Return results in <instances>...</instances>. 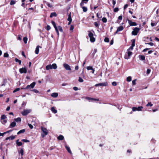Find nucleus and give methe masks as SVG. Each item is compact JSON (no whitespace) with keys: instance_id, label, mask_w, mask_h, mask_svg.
<instances>
[{"instance_id":"f257e3e1","label":"nucleus","mask_w":159,"mask_h":159,"mask_svg":"<svg viewBox=\"0 0 159 159\" xmlns=\"http://www.w3.org/2000/svg\"><path fill=\"white\" fill-rule=\"evenodd\" d=\"M41 129L42 130L41 136L43 138L48 134V131L46 128L42 126L41 127Z\"/></svg>"},{"instance_id":"f03ea898","label":"nucleus","mask_w":159,"mask_h":159,"mask_svg":"<svg viewBox=\"0 0 159 159\" xmlns=\"http://www.w3.org/2000/svg\"><path fill=\"white\" fill-rule=\"evenodd\" d=\"M57 68V66L56 64L53 63L52 65H48L46 67V69L47 70H49L50 69H56Z\"/></svg>"},{"instance_id":"7ed1b4c3","label":"nucleus","mask_w":159,"mask_h":159,"mask_svg":"<svg viewBox=\"0 0 159 159\" xmlns=\"http://www.w3.org/2000/svg\"><path fill=\"white\" fill-rule=\"evenodd\" d=\"M133 50L130 49L129 48L127 50L126 52V54L125 56V58L126 59H128L130 58V57L131 56L132 54V51Z\"/></svg>"},{"instance_id":"20e7f679","label":"nucleus","mask_w":159,"mask_h":159,"mask_svg":"<svg viewBox=\"0 0 159 159\" xmlns=\"http://www.w3.org/2000/svg\"><path fill=\"white\" fill-rule=\"evenodd\" d=\"M35 84V82H33L30 84L28 85L25 88V89H29L31 90V89H33L34 87Z\"/></svg>"},{"instance_id":"39448f33","label":"nucleus","mask_w":159,"mask_h":159,"mask_svg":"<svg viewBox=\"0 0 159 159\" xmlns=\"http://www.w3.org/2000/svg\"><path fill=\"white\" fill-rule=\"evenodd\" d=\"M89 36L90 38V40L91 42H95V39L93 37V34L92 33L89 31Z\"/></svg>"},{"instance_id":"423d86ee","label":"nucleus","mask_w":159,"mask_h":159,"mask_svg":"<svg viewBox=\"0 0 159 159\" xmlns=\"http://www.w3.org/2000/svg\"><path fill=\"white\" fill-rule=\"evenodd\" d=\"M140 30V29L137 27H135L134 28L132 32V35H136L139 32Z\"/></svg>"},{"instance_id":"0eeeda50","label":"nucleus","mask_w":159,"mask_h":159,"mask_svg":"<svg viewBox=\"0 0 159 159\" xmlns=\"http://www.w3.org/2000/svg\"><path fill=\"white\" fill-rule=\"evenodd\" d=\"M31 111L30 109H26L24 110L23 112H21L22 115L25 116L27 115L29 113H30Z\"/></svg>"},{"instance_id":"6e6552de","label":"nucleus","mask_w":159,"mask_h":159,"mask_svg":"<svg viewBox=\"0 0 159 159\" xmlns=\"http://www.w3.org/2000/svg\"><path fill=\"white\" fill-rule=\"evenodd\" d=\"M143 108V107L142 106L139 107H133L132 108V110L134 111H141Z\"/></svg>"},{"instance_id":"1a4fd4ad","label":"nucleus","mask_w":159,"mask_h":159,"mask_svg":"<svg viewBox=\"0 0 159 159\" xmlns=\"http://www.w3.org/2000/svg\"><path fill=\"white\" fill-rule=\"evenodd\" d=\"M19 71L21 74L23 73L25 74L27 73V70L26 68L23 67L21 68L20 69Z\"/></svg>"},{"instance_id":"9d476101","label":"nucleus","mask_w":159,"mask_h":159,"mask_svg":"<svg viewBox=\"0 0 159 159\" xmlns=\"http://www.w3.org/2000/svg\"><path fill=\"white\" fill-rule=\"evenodd\" d=\"M63 66L66 70H71V69L70 66H69L68 64L66 63H64L63 64Z\"/></svg>"},{"instance_id":"9b49d317","label":"nucleus","mask_w":159,"mask_h":159,"mask_svg":"<svg viewBox=\"0 0 159 159\" xmlns=\"http://www.w3.org/2000/svg\"><path fill=\"white\" fill-rule=\"evenodd\" d=\"M107 85V82H105L104 83H101L99 84H97L95 85V86L97 87L98 86H106Z\"/></svg>"},{"instance_id":"f8f14e48","label":"nucleus","mask_w":159,"mask_h":159,"mask_svg":"<svg viewBox=\"0 0 159 159\" xmlns=\"http://www.w3.org/2000/svg\"><path fill=\"white\" fill-rule=\"evenodd\" d=\"M127 20L128 21V23L129 25L131 26H136L137 25L136 23L135 22H133L131 20L127 19Z\"/></svg>"},{"instance_id":"ddd939ff","label":"nucleus","mask_w":159,"mask_h":159,"mask_svg":"<svg viewBox=\"0 0 159 159\" xmlns=\"http://www.w3.org/2000/svg\"><path fill=\"white\" fill-rule=\"evenodd\" d=\"M85 99L88 100H94V101H99V99H96L94 98H90L89 97H86Z\"/></svg>"},{"instance_id":"4468645a","label":"nucleus","mask_w":159,"mask_h":159,"mask_svg":"<svg viewBox=\"0 0 159 159\" xmlns=\"http://www.w3.org/2000/svg\"><path fill=\"white\" fill-rule=\"evenodd\" d=\"M135 40L133 39L132 41L131 46L129 47L130 49L133 50V47L135 46Z\"/></svg>"},{"instance_id":"2eb2a0df","label":"nucleus","mask_w":159,"mask_h":159,"mask_svg":"<svg viewBox=\"0 0 159 159\" xmlns=\"http://www.w3.org/2000/svg\"><path fill=\"white\" fill-rule=\"evenodd\" d=\"M58 94L57 93H53L51 94V96L53 98H57L58 97Z\"/></svg>"},{"instance_id":"dca6fc26","label":"nucleus","mask_w":159,"mask_h":159,"mask_svg":"<svg viewBox=\"0 0 159 159\" xmlns=\"http://www.w3.org/2000/svg\"><path fill=\"white\" fill-rule=\"evenodd\" d=\"M123 27L122 26H120L117 28V32H118L122 30H123Z\"/></svg>"},{"instance_id":"f3484780","label":"nucleus","mask_w":159,"mask_h":159,"mask_svg":"<svg viewBox=\"0 0 159 159\" xmlns=\"http://www.w3.org/2000/svg\"><path fill=\"white\" fill-rule=\"evenodd\" d=\"M43 3H46L47 5L49 7H52V5L51 4H50L48 2H47V1L45 0H44L43 1Z\"/></svg>"},{"instance_id":"a211bd4d","label":"nucleus","mask_w":159,"mask_h":159,"mask_svg":"<svg viewBox=\"0 0 159 159\" xmlns=\"http://www.w3.org/2000/svg\"><path fill=\"white\" fill-rule=\"evenodd\" d=\"M40 47V46H38L36 47L35 50V53L36 54H37L39 53V48Z\"/></svg>"},{"instance_id":"6ab92c4d","label":"nucleus","mask_w":159,"mask_h":159,"mask_svg":"<svg viewBox=\"0 0 159 159\" xmlns=\"http://www.w3.org/2000/svg\"><path fill=\"white\" fill-rule=\"evenodd\" d=\"M67 20L68 21H69L68 24V25H70V24L71 22L72 21V19H71V16H70V14L69 15Z\"/></svg>"},{"instance_id":"aec40b11","label":"nucleus","mask_w":159,"mask_h":159,"mask_svg":"<svg viewBox=\"0 0 159 159\" xmlns=\"http://www.w3.org/2000/svg\"><path fill=\"white\" fill-rule=\"evenodd\" d=\"M16 123L15 122H12L10 125V127L12 128L15 127L16 125Z\"/></svg>"},{"instance_id":"412c9836","label":"nucleus","mask_w":159,"mask_h":159,"mask_svg":"<svg viewBox=\"0 0 159 159\" xmlns=\"http://www.w3.org/2000/svg\"><path fill=\"white\" fill-rule=\"evenodd\" d=\"M68 152L70 154H71V152L70 150V148L68 146H65Z\"/></svg>"},{"instance_id":"4be33fe9","label":"nucleus","mask_w":159,"mask_h":159,"mask_svg":"<svg viewBox=\"0 0 159 159\" xmlns=\"http://www.w3.org/2000/svg\"><path fill=\"white\" fill-rule=\"evenodd\" d=\"M51 110L52 112L54 113H56L57 112V111L55 109L54 107H52Z\"/></svg>"},{"instance_id":"5701e85b","label":"nucleus","mask_w":159,"mask_h":159,"mask_svg":"<svg viewBox=\"0 0 159 159\" xmlns=\"http://www.w3.org/2000/svg\"><path fill=\"white\" fill-rule=\"evenodd\" d=\"M16 144L18 146H21L22 145V143L20 142L19 141V140H17L16 141Z\"/></svg>"},{"instance_id":"b1692460","label":"nucleus","mask_w":159,"mask_h":159,"mask_svg":"<svg viewBox=\"0 0 159 159\" xmlns=\"http://www.w3.org/2000/svg\"><path fill=\"white\" fill-rule=\"evenodd\" d=\"M64 138V136L62 135H60L57 137V139L59 140H62Z\"/></svg>"},{"instance_id":"393cba45","label":"nucleus","mask_w":159,"mask_h":159,"mask_svg":"<svg viewBox=\"0 0 159 159\" xmlns=\"http://www.w3.org/2000/svg\"><path fill=\"white\" fill-rule=\"evenodd\" d=\"M56 16L57 14L55 12H52L50 16L51 18L53 16Z\"/></svg>"},{"instance_id":"a878e982","label":"nucleus","mask_w":159,"mask_h":159,"mask_svg":"<svg viewBox=\"0 0 159 159\" xmlns=\"http://www.w3.org/2000/svg\"><path fill=\"white\" fill-rule=\"evenodd\" d=\"M25 132V129H22L20 130V131H19V132H18L17 133V134H19L21 133H24Z\"/></svg>"},{"instance_id":"bb28decb","label":"nucleus","mask_w":159,"mask_h":159,"mask_svg":"<svg viewBox=\"0 0 159 159\" xmlns=\"http://www.w3.org/2000/svg\"><path fill=\"white\" fill-rule=\"evenodd\" d=\"M10 131H11V130H9L7 132H5L3 133H2L0 132V136H3L4 134H5L7 133H8L9 132H10Z\"/></svg>"},{"instance_id":"cd10ccee","label":"nucleus","mask_w":159,"mask_h":159,"mask_svg":"<svg viewBox=\"0 0 159 159\" xmlns=\"http://www.w3.org/2000/svg\"><path fill=\"white\" fill-rule=\"evenodd\" d=\"M140 59L142 60H145V57L143 55H141L139 56Z\"/></svg>"},{"instance_id":"c85d7f7f","label":"nucleus","mask_w":159,"mask_h":159,"mask_svg":"<svg viewBox=\"0 0 159 159\" xmlns=\"http://www.w3.org/2000/svg\"><path fill=\"white\" fill-rule=\"evenodd\" d=\"M14 120L17 122H20L21 121V119L20 117H18L17 118H15L14 119Z\"/></svg>"},{"instance_id":"c756f323","label":"nucleus","mask_w":159,"mask_h":159,"mask_svg":"<svg viewBox=\"0 0 159 159\" xmlns=\"http://www.w3.org/2000/svg\"><path fill=\"white\" fill-rule=\"evenodd\" d=\"M15 61L16 62H18L20 65L21 64V60L18 59L17 58H15Z\"/></svg>"},{"instance_id":"7c9ffc66","label":"nucleus","mask_w":159,"mask_h":159,"mask_svg":"<svg viewBox=\"0 0 159 159\" xmlns=\"http://www.w3.org/2000/svg\"><path fill=\"white\" fill-rule=\"evenodd\" d=\"M82 9H83V11L84 12H86L88 10V9H87V7H82Z\"/></svg>"},{"instance_id":"2f4dec72","label":"nucleus","mask_w":159,"mask_h":159,"mask_svg":"<svg viewBox=\"0 0 159 159\" xmlns=\"http://www.w3.org/2000/svg\"><path fill=\"white\" fill-rule=\"evenodd\" d=\"M27 40H28V39L26 37H25L24 38L23 41L26 44L27 43Z\"/></svg>"},{"instance_id":"473e14b6","label":"nucleus","mask_w":159,"mask_h":159,"mask_svg":"<svg viewBox=\"0 0 159 159\" xmlns=\"http://www.w3.org/2000/svg\"><path fill=\"white\" fill-rule=\"evenodd\" d=\"M131 80V76H129L127 78V81L128 82H130Z\"/></svg>"},{"instance_id":"72a5a7b5","label":"nucleus","mask_w":159,"mask_h":159,"mask_svg":"<svg viewBox=\"0 0 159 159\" xmlns=\"http://www.w3.org/2000/svg\"><path fill=\"white\" fill-rule=\"evenodd\" d=\"M32 91H33L34 93H39V92L38 90L36 89H34L33 90H31Z\"/></svg>"},{"instance_id":"f704fd0d","label":"nucleus","mask_w":159,"mask_h":159,"mask_svg":"<svg viewBox=\"0 0 159 159\" xmlns=\"http://www.w3.org/2000/svg\"><path fill=\"white\" fill-rule=\"evenodd\" d=\"M20 153L22 156L24 154V151L22 149H20V152H19Z\"/></svg>"},{"instance_id":"c9c22d12","label":"nucleus","mask_w":159,"mask_h":159,"mask_svg":"<svg viewBox=\"0 0 159 159\" xmlns=\"http://www.w3.org/2000/svg\"><path fill=\"white\" fill-rule=\"evenodd\" d=\"M6 118V117L4 115H2L1 117V120H4Z\"/></svg>"},{"instance_id":"e433bc0d","label":"nucleus","mask_w":159,"mask_h":159,"mask_svg":"<svg viewBox=\"0 0 159 159\" xmlns=\"http://www.w3.org/2000/svg\"><path fill=\"white\" fill-rule=\"evenodd\" d=\"M93 67L91 66H88L87 67V69L88 70H93Z\"/></svg>"},{"instance_id":"4c0bfd02","label":"nucleus","mask_w":159,"mask_h":159,"mask_svg":"<svg viewBox=\"0 0 159 159\" xmlns=\"http://www.w3.org/2000/svg\"><path fill=\"white\" fill-rule=\"evenodd\" d=\"M16 3V1H14L13 0H12L11 2H10V5H13L14 4Z\"/></svg>"},{"instance_id":"58836bf2","label":"nucleus","mask_w":159,"mask_h":159,"mask_svg":"<svg viewBox=\"0 0 159 159\" xmlns=\"http://www.w3.org/2000/svg\"><path fill=\"white\" fill-rule=\"evenodd\" d=\"M102 20L103 22H106L107 21V19L106 18L103 17L102 19Z\"/></svg>"},{"instance_id":"ea45409f","label":"nucleus","mask_w":159,"mask_h":159,"mask_svg":"<svg viewBox=\"0 0 159 159\" xmlns=\"http://www.w3.org/2000/svg\"><path fill=\"white\" fill-rule=\"evenodd\" d=\"M58 29H59V31L60 32H62L63 30H62V27L61 26H58Z\"/></svg>"},{"instance_id":"a19ab883","label":"nucleus","mask_w":159,"mask_h":159,"mask_svg":"<svg viewBox=\"0 0 159 159\" xmlns=\"http://www.w3.org/2000/svg\"><path fill=\"white\" fill-rule=\"evenodd\" d=\"M153 105V104L151 103V102H149L146 105L147 107L150 106L151 107Z\"/></svg>"},{"instance_id":"79ce46f5","label":"nucleus","mask_w":159,"mask_h":159,"mask_svg":"<svg viewBox=\"0 0 159 159\" xmlns=\"http://www.w3.org/2000/svg\"><path fill=\"white\" fill-rule=\"evenodd\" d=\"M151 25L152 27H153L157 25V23L152 22L151 23Z\"/></svg>"},{"instance_id":"37998d69","label":"nucleus","mask_w":159,"mask_h":159,"mask_svg":"<svg viewBox=\"0 0 159 159\" xmlns=\"http://www.w3.org/2000/svg\"><path fill=\"white\" fill-rule=\"evenodd\" d=\"M51 23L53 25L54 27H55L57 26L55 23L54 21H52Z\"/></svg>"},{"instance_id":"c03bdc74","label":"nucleus","mask_w":159,"mask_h":159,"mask_svg":"<svg viewBox=\"0 0 159 159\" xmlns=\"http://www.w3.org/2000/svg\"><path fill=\"white\" fill-rule=\"evenodd\" d=\"M79 81L80 82H83L84 80L82 78H81L80 77H79Z\"/></svg>"},{"instance_id":"a18cd8bd","label":"nucleus","mask_w":159,"mask_h":159,"mask_svg":"<svg viewBox=\"0 0 159 159\" xmlns=\"http://www.w3.org/2000/svg\"><path fill=\"white\" fill-rule=\"evenodd\" d=\"M21 141L25 142H30L29 140L25 139H22Z\"/></svg>"},{"instance_id":"49530a36","label":"nucleus","mask_w":159,"mask_h":159,"mask_svg":"<svg viewBox=\"0 0 159 159\" xmlns=\"http://www.w3.org/2000/svg\"><path fill=\"white\" fill-rule=\"evenodd\" d=\"M104 41L106 42H108L109 41V40L108 38H106L104 39Z\"/></svg>"},{"instance_id":"de8ad7c7","label":"nucleus","mask_w":159,"mask_h":159,"mask_svg":"<svg viewBox=\"0 0 159 159\" xmlns=\"http://www.w3.org/2000/svg\"><path fill=\"white\" fill-rule=\"evenodd\" d=\"M9 55L7 53H5L4 54V57H8Z\"/></svg>"},{"instance_id":"09e8293b","label":"nucleus","mask_w":159,"mask_h":159,"mask_svg":"<svg viewBox=\"0 0 159 159\" xmlns=\"http://www.w3.org/2000/svg\"><path fill=\"white\" fill-rule=\"evenodd\" d=\"M1 122L3 124H5L7 122V121L6 120L4 119L3 120H2Z\"/></svg>"},{"instance_id":"8fccbe9b","label":"nucleus","mask_w":159,"mask_h":159,"mask_svg":"<svg viewBox=\"0 0 159 159\" xmlns=\"http://www.w3.org/2000/svg\"><path fill=\"white\" fill-rule=\"evenodd\" d=\"M20 90V89L19 88H17L15 90L13 91V92L15 93L16 92H17L18 91H19Z\"/></svg>"},{"instance_id":"3c124183","label":"nucleus","mask_w":159,"mask_h":159,"mask_svg":"<svg viewBox=\"0 0 159 159\" xmlns=\"http://www.w3.org/2000/svg\"><path fill=\"white\" fill-rule=\"evenodd\" d=\"M28 125L31 129H32L33 128V126L31 124H28Z\"/></svg>"},{"instance_id":"603ef678","label":"nucleus","mask_w":159,"mask_h":159,"mask_svg":"<svg viewBox=\"0 0 159 159\" xmlns=\"http://www.w3.org/2000/svg\"><path fill=\"white\" fill-rule=\"evenodd\" d=\"M84 2L82 1L80 3V6L82 7L84 6Z\"/></svg>"},{"instance_id":"864d4df0","label":"nucleus","mask_w":159,"mask_h":159,"mask_svg":"<svg viewBox=\"0 0 159 159\" xmlns=\"http://www.w3.org/2000/svg\"><path fill=\"white\" fill-rule=\"evenodd\" d=\"M136 80H134L132 81V83L133 85H135V84H136Z\"/></svg>"},{"instance_id":"5fc2aeb1","label":"nucleus","mask_w":159,"mask_h":159,"mask_svg":"<svg viewBox=\"0 0 159 159\" xmlns=\"http://www.w3.org/2000/svg\"><path fill=\"white\" fill-rule=\"evenodd\" d=\"M94 25L96 27H98L99 25V24L97 22H95Z\"/></svg>"},{"instance_id":"6e6d98bb","label":"nucleus","mask_w":159,"mask_h":159,"mask_svg":"<svg viewBox=\"0 0 159 159\" xmlns=\"http://www.w3.org/2000/svg\"><path fill=\"white\" fill-rule=\"evenodd\" d=\"M112 85L114 86H116L117 85L116 83V82H113L112 83Z\"/></svg>"},{"instance_id":"4d7b16f0","label":"nucleus","mask_w":159,"mask_h":159,"mask_svg":"<svg viewBox=\"0 0 159 159\" xmlns=\"http://www.w3.org/2000/svg\"><path fill=\"white\" fill-rule=\"evenodd\" d=\"M145 44H149L151 46H152L153 45V43H145Z\"/></svg>"},{"instance_id":"13d9d810","label":"nucleus","mask_w":159,"mask_h":159,"mask_svg":"<svg viewBox=\"0 0 159 159\" xmlns=\"http://www.w3.org/2000/svg\"><path fill=\"white\" fill-rule=\"evenodd\" d=\"M51 29V27L49 25H48L47 26V30H49L50 29Z\"/></svg>"},{"instance_id":"bf43d9fd","label":"nucleus","mask_w":159,"mask_h":159,"mask_svg":"<svg viewBox=\"0 0 159 159\" xmlns=\"http://www.w3.org/2000/svg\"><path fill=\"white\" fill-rule=\"evenodd\" d=\"M10 139L11 140H13L15 138V136H11L10 137Z\"/></svg>"},{"instance_id":"052dcab7","label":"nucleus","mask_w":159,"mask_h":159,"mask_svg":"<svg viewBox=\"0 0 159 159\" xmlns=\"http://www.w3.org/2000/svg\"><path fill=\"white\" fill-rule=\"evenodd\" d=\"M119 10V9L118 8H116L114 9V11L115 12H116L118 11Z\"/></svg>"},{"instance_id":"680f3d73","label":"nucleus","mask_w":159,"mask_h":159,"mask_svg":"<svg viewBox=\"0 0 159 159\" xmlns=\"http://www.w3.org/2000/svg\"><path fill=\"white\" fill-rule=\"evenodd\" d=\"M74 28V27L73 26L71 25L70 26V30H73Z\"/></svg>"},{"instance_id":"e2e57ef3","label":"nucleus","mask_w":159,"mask_h":159,"mask_svg":"<svg viewBox=\"0 0 159 159\" xmlns=\"http://www.w3.org/2000/svg\"><path fill=\"white\" fill-rule=\"evenodd\" d=\"M73 89L75 91H77L78 90V88L76 87H73Z\"/></svg>"},{"instance_id":"0e129e2a","label":"nucleus","mask_w":159,"mask_h":159,"mask_svg":"<svg viewBox=\"0 0 159 159\" xmlns=\"http://www.w3.org/2000/svg\"><path fill=\"white\" fill-rule=\"evenodd\" d=\"M150 72V70L149 69H148L147 70V73L149 74Z\"/></svg>"},{"instance_id":"69168bd1","label":"nucleus","mask_w":159,"mask_h":159,"mask_svg":"<svg viewBox=\"0 0 159 159\" xmlns=\"http://www.w3.org/2000/svg\"><path fill=\"white\" fill-rule=\"evenodd\" d=\"M112 3L113 5V7H114V6H115V5L116 4V1L114 0H112Z\"/></svg>"},{"instance_id":"338daca9","label":"nucleus","mask_w":159,"mask_h":159,"mask_svg":"<svg viewBox=\"0 0 159 159\" xmlns=\"http://www.w3.org/2000/svg\"><path fill=\"white\" fill-rule=\"evenodd\" d=\"M128 6V5H127V4L125 5L124 7V9H126L127 7Z\"/></svg>"},{"instance_id":"774afa93","label":"nucleus","mask_w":159,"mask_h":159,"mask_svg":"<svg viewBox=\"0 0 159 159\" xmlns=\"http://www.w3.org/2000/svg\"><path fill=\"white\" fill-rule=\"evenodd\" d=\"M155 40L156 41H158V42H159V38H157V37H156V38H155Z\"/></svg>"}]
</instances>
